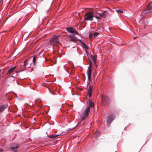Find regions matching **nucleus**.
I'll return each mask as SVG.
<instances>
[{"instance_id":"22","label":"nucleus","mask_w":152,"mask_h":152,"mask_svg":"<svg viewBox=\"0 0 152 152\" xmlns=\"http://www.w3.org/2000/svg\"><path fill=\"white\" fill-rule=\"evenodd\" d=\"M92 62L91 61H90L89 62V65L88 67V68H91L92 66Z\"/></svg>"},{"instance_id":"32","label":"nucleus","mask_w":152,"mask_h":152,"mask_svg":"<svg viewBox=\"0 0 152 152\" xmlns=\"http://www.w3.org/2000/svg\"><path fill=\"white\" fill-rule=\"evenodd\" d=\"M50 8V7H49V8H48V10H47L46 11H47V12L48 11H49V9Z\"/></svg>"},{"instance_id":"2","label":"nucleus","mask_w":152,"mask_h":152,"mask_svg":"<svg viewBox=\"0 0 152 152\" xmlns=\"http://www.w3.org/2000/svg\"><path fill=\"white\" fill-rule=\"evenodd\" d=\"M84 17V20L92 21L93 20L94 13L91 12H88L86 14Z\"/></svg>"},{"instance_id":"34","label":"nucleus","mask_w":152,"mask_h":152,"mask_svg":"<svg viewBox=\"0 0 152 152\" xmlns=\"http://www.w3.org/2000/svg\"><path fill=\"white\" fill-rule=\"evenodd\" d=\"M79 41L80 42H81V41H82V40H79Z\"/></svg>"},{"instance_id":"36","label":"nucleus","mask_w":152,"mask_h":152,"mask_svg":"<svg viewBox=\"0 0 152 152\" xmlns=\"http://www.w3.org/2000/svg\"><path fill=\"white\" fill-rule=\"evenodd\" d=\"M108 9H109V10H111L110 9V8H108Z\"/></svg>"},{"instance_id":"30","label":"nucleus","mask_w":152,"mask_h":152,"mask_svg":"<svg viewBox=\"0 0 152 152\" xmlns=\"http://www.w3.org/2000/svg\"><path fill=\"white\" fill-rule=\"evenodd\" d=\"M4 150L2 149H0V152H3Z\"/></svg>"},{"instance_id":"14","label":"nucleus","mask_w":152,"mask_h":152,"mask_svg":"<svg viewBox=\"0 0 152 152\" xmlns=\"http://www.w3.org/2000/svg\"><path fill=\"white\" fill-rule=\"evenodd\" d=\"M99 135V133L97 130L94 134V136L96 137H98Z\"/></svg>"},{"instance_id":"18","label":"nucleus","mask_w":152,"mask_h":152,"mask_svg":"<svg viewBox=\"0 0 152 152\" xmlns=\"http://www.w3.org/2000/svg\"><path fill=\"white\" fill-rule=\"evenodd\" d=\"M116 11L118 13H123V11L121 9L117 10Z\"/></svg>"},{"instance_id":"11","label":"nucleus","mask_w":152,"mask_h":152,"mask_svg":"<svg viewBox=\"0 0 152 152\" xmlns=\"http://www.w3.org/2000/svg\"><path fill=\"white\" fill-rule=\"evenodd\" d=\"M98 13L99 14V16L103 18H105L107 16V15L104 13L103 12H102L100 13Z\"/></svg>"},{"instance_id":"7","label":"nucleus","mask_w":152,"mask_h":152,"mask_svg":"<svg viewBox=\"0 0 152 152\" xmlns=\"http://www.w3.org/2000/svg\"><path fill=\"white\" fill-rule=\"evenodd\" d=\"M115 116L113 114L110 115L108 116L107 119V124L108 125L110 124L115 119Z\"/></svg>"},{"instance_id":"21","label":"nucleus","mask_w":152,"mask_h":152,"mask_svg":"<svg viewBox=\"0 0 152 152\" xmlns=\"http://www.w3.org/2000/svg\"><path fill=\"white\" fill-rule=\"evenodd\" d=\"M58 135H57V134H54L53 135H51L50 136V138H55L56 137H57Z\"/></svg>"},{"instance_id":"35","label":"nucleus","mask_w":152,"mask_h":152,"mask_svg":"<svg viewBox=\"0 0 152 152\" xmlns=\"http://www.w3.org/2000/svg\"><path fill=\"white\" fill-rule=\"evenodd\" d=\"M70 37H73V36H72V35H70Z\"/></svg>"},{"instance_id":"6","label":"nucleus","mask_w":152,"mask_h":152,"mask_svg":"<svg viewBox=\"0 0 152 152\" xmlns=\"http://www.w3.org/2000/svg\"><path fill=\"white\" fill-rule=\"evenodd\" d=\"M102 102H105L106 104H108L109 102V99L108 97L105 95H103L102 97Z\"/></svg>"},{"instance_id":"19","label":"nucleus","mask_w":152,"mask_h":152,"mask_svg":"<svg viewBox=\"0 0 152 152\" xmlns=\"http://www.w3.org/2000/svg\"><path fill=\"white\" fill-rule=\"evenodd\" d=\"M91 58L92 59L93 61H95L96 60V58L95 57V56L93 55H92L91 56Z\"/></svg>"},{"instance_id":"8","label":"nucleus","mask_w":152,"mask_h":152,"mask_svg":"<svg viewBox=\"0 0 152 152\" xmlns=\"http://www.w3.org/2000/svg\"><path fill=\"white\" fill-rule=\"evenodd\" d=\"M16 68V66H15L11 68L8 70L7 74L9 75H11L13 74L14 73H15L17 74L18 72L14 70Z\"/></svg>"},{"instance_id":"9","label":"nucleus","mask_w":152,"mask_h":152,"mask_svg":"<svg viewBox=\"0 0 152 152\" xmlns=\"http://www.w3.org/2000/svg\"><path fill=\"white\" fill-rule=\"evenodd\" d=\"M87 72L88 80H91V75L92 73V70L91 68H88Z\"/></svg>"},{"instance_id":"39","label":"nucleus","mask_w":152,"mask_h":152,"mask_svg":"<svg viewBox=\"0 0 152 152\" xmlns=\"http://www.w3.org/2000/svg\"><path fill=\"white\" fill-rule=\"evenodd\" d=\"M1 70H0V73L1 72Z\"/></svg>"},{"instance_id":"28","label":"nucleus","mask_w":152,"mask_h":152,"mask_svg":"<svg viewBox=\"0 0 152 152\" xmlns=\"http://www.w3.org/2000/svg\"><path fill=\"white\" fill-rule=\"evenodd\" d=\"M48 90H49V91L50 93L51 94H53V95H55V94H54L53 93V92H52H52H51V91H50V88H48Z\"/></svg>"},{"instance_id":"33","label":"nucleus","mask_w":152,"mask_h":152,"mask_svg":"<svg viewBox=\"0 0 152 152\" xmlns=\"http://www.w3.org/2000/svg\"><path fill=\"white\" fill-rule=\"evenodd\" d=\"M84 42L83 41H82L80 43H82V44H83V43Z\"/></svg>"},{"instance_id":"37","label":"nucleus","mask_w":152,"mask_h":152,"mask_svg":"<svg viewBox=\"0 0 152 152\" xmlns=\"http://www.w3.org/2000/svg\"><path fill=\"white\" fill-rule=\"evenodd\" d=\"M136 38V37H134V39Z\"/></svg>"},{"instance_id":"15","label":"nucleus","mask_w":152,"mask_h":152,"mask_svg":"<svg viewBox=\"0 0 152 152\" xmlns=\"http://www.w3.org/2000/svg\"><path fill=\"white\" fill-rule=\"evenodd\" d=\"M19 41L18 37H16L14 39V42L15 43H18V42Z\"/></svg>"},{"instance_id":"17","label":"nucleus","mask_w":152,"mask_h":152,"mask_svg":"<svg viewBox=\"0 0 152 152\" xmlns=\"http://www.w3.org/2000/svg\"><path fill=\"white\" fill-rule=\"evenodd\" d=\"M82 44L83 46L84 47V48H85V49H88V48L86 44L85 43V42H84L83 43V44Z\"/></svg>"},{"instance_id":"26","label":"nucleus","mask_w":152,"mask_h":152,"mask_svg":"<svg viewBox=\"0 0 152 152\" xmlns=\"http://www.w3.org/2000/svg\"><path fill=\"white\" fill-rule=\"evenodd\" d=\"M98 34V33L97 32H95L94 33V34H93V35L95 37V36H97V35Z\"/></svg>"},{"instance_id":"40","label":"nucleus","mask_w":152,"mask_h":152,"mask_svg":"<svg viewBox=\"0 0 152 152\" xmlns=\"http://www.w3.org/2000/svg\"><path fill=\"white\" fill-rule=\"evenodd\" d=\"M106 1H108V0H106Z\"/></svg>"},{"instance_id":"25","label":"nucleus","mask_w":152,"mask_h":152,"mask_svg":"<svg viewBox=\"0 0 152 152\" xmlns=\"http://www.w3.org/2000/svg\"><path fill=\"white\" fill-rule=\"evenodd\" d=\"M31 66V65L30 64H28L27 63V64L26 65V66H25V68H29Z\"/></svg>"},{"instance_id":"31","label":"nucleus","mask_w":152,"mask_h":152,"mask_svg":"<svg viewBox=\"0 0 152 152\" xmlns=\"http://www.w3.org/2000/svg\"><path fill=\"white\" fill-rule=\"evenodd\" d=\"M95 17L97 19L99 18V17L97 16H95Z\"/></svg>"},{"instance_id":"16","label":"nucleus","mask_w":152,"mask_h":152,"mask_svg":"<svg viewBox=\"0 0 152 152\" xmlns=\"http://www.w3.org/2000/svg\"><path fill=\"white\" fill-rule=\"evenodd\" d=\"M27 60H26L24 61V62H23L24 64L23 65V67L24 68H25V66H26V65H27L28 63L27 62Z\"/></svg>"},{"instance_id":"23","label":"nucleus","mask_w":152,"mask_h":152,"mask_svg":"<svg viewBox=\"0 0 152 152\" xmlns=\"http://www.w3.org/2000/svg\"><path fill=\"white\" fill-rule=\"evenodd\" d=\"M103 12L105 14L107 15V16L109 14V13L108 12V10H104Z\"/></svg>"},{"instance_id":"5","label":"nucleus","mask_w":152,"mask_h":152,"mask_svg":"<svg viewBox=\"0 0 152 152\" xmlns=\"http://www.w3.org/2000/svg\"><path fill=\"white\" fill-rule=\"evenodd\" d=\"M66 30L68 32L70 33H75L77 35H80L76 30L72 27H70L66 28Z\"/></svg>"},{"instance_id":"1","label":"nucleus","mask_w":152,"mask_h":152,"mask_svg":"<svg viewBox=\"0 0 152 152\" xmlns=\"http://www.w3.org/2000/svg\"><path fill=\"white\" fill-rule=\"evenodd\" d=\"M94 106V103L91 101H89L88 106L87 107L85 110L83 111L81 115L80 116L82 121L85 120L88 118L89 113L90 111V107H93Z\"/></svg>"},{"instance_id":"20","label":"nucleus","mask_w":152,"mask_h":152,"mask_svg":"<svg viewBox=\"0 0 152 152\" xmlns=\"http://www.w3.org/2000/svg\"><path fill=\"white\" fill-rule=\"evenodd\" d=\"M76 41H77L76 39L74 38H71L69 40V41H72L74 42H75Z\"/></svg>"},{"instance_id":"29","label":"nucleus","mask_w":152,"mask_h":152,"mask_svg":"<svg viewBox=\"0 0 152 152\" xmlns=\"http://www.w3.org/2000/svg\"><path fill=\"white\" fill-rule=\"evenodd\" d=\"M96 60L94 61V64L95 66H97Z\"/></svg>"},{"instance_id":"24","label":"nucleus","mask_w":152,"mask_h":152,"mask_svg":"<svg viewBox=\"0 0 152 152\" xmlns=\"http://www.w3.org/2000/svg\"><path fill=\"white\" fill-rule=\"evenodd\" d=\"M36 56H34L33 57V62L34 64L35 63L36 60Z\"/></svg>"},{"instance_id":"27","label":"nucleus","mask_w":152,"mask_h":152,"mask_svg":"<svg viewBox=\"0 0 152 152\" xmlns=\"http://www.w3.org/2000/svg\"><path fill=\"white\" fill-rule=\"evenodd\" d=\"M89 37L90 38H91L92 37V33H89Z\"/></svg>"},{"instance_id":"10","label":"nucleus","mask_w":152,"mask_h":152,"mask_svg":"<svg viewBox=\"0 0 152 152\" xmlns=\"http://www.w3.org/2000/svg\"><path fill=\"white\" fill-rule=\"evenodd\" d=\"M93 86H89L88 88V96L89 98L91 96L92 94V91L93 89Z\"/></svg>"},{"instance_id":"38","label":"nucleus","mask_w":152,"mask_h":152,"mask_svg":"<svg viewBox=\"0 0 152 152\" xmlns=\"http://www.w3.org/2000/svg\"><path fill=\"white\" fill-rule=\"evenodd\" d=\"M65 66H66V65H64V67H65Z\"/></svg>"},{"instance_id":"4","label":"nucleus","mask_w":152,"mask_h":152,"mask_svg":"<svg viewBox=\"0 0 152 152\" xmlns=\"http://www.w3.org/2000/svg\"><path fill=\"white\" fill-rule=\"evenodd\" d=\"M152 5L151 3H150L148 5L146 8L145 10H143L142 13V14H146L149 12H152Z\"/></svg>"},{"instance_id":"3","label":"nucleus","mask_w":152,"mask_h":152,"mask_svg":"<svg viewBox=\"0 0 152 152\" xmlns=\"http://www.w3.org/2000/svg\"><path fill=\"white\" fill-rule=\"evenodd\" d=\"M60 35H54L53 37L51 38L50 40V42L52 45H54L56 43H59L58 38Z\"/></svg>"},{"instance_id":"41","label":"nucleus","mask_w":152,"mask_h":152,"mask_svg":"<svg viewBox=\"0 0 152 152\" xmlns=\"http://www.w3.org/2000/svg\"><path fill=\"white\" fill-rule=\"evenodd\" d=\"M11 77H13V76H11Z\"/></svg>"},{"instance_id":"12","label":"nucleus","mask_w":152,"mask_h":152,"mask_svg":"<svg viewBox=\"0 0 152 152\" xmlns=\"http://www.w3.org/2000/svg\"><path fill=\"white\" fill-rule=\"evenodd\" d=\"M7 106L5 105H2L0 106V113L3 111L6 108Z\"/></svg>"},{"instance_id":"13","label":"nucleus","mask_w":152,"mask_h":152,"mask_svg":"<svg viewBox=\"0 0 152 152\" xmlns=\"http://www.w3.org/2000/svg\"><path fill=\"white\" fill-rule=\"evenodd\" d=\"M10 149L12 150L13 151L15 152H16L18 150V146L17 145H16L14 147H11Z\"/></svg>"}]
</instances>
